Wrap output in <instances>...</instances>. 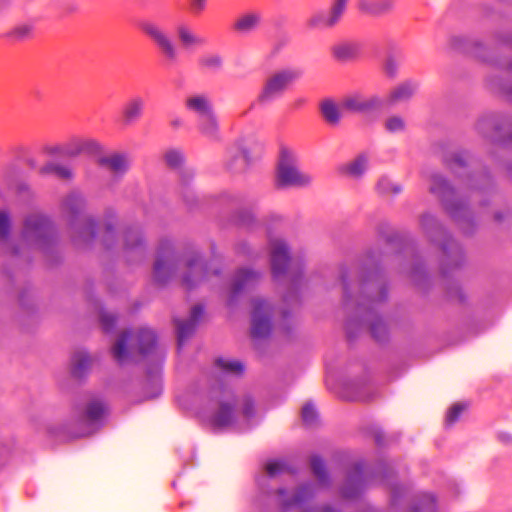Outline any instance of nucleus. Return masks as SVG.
I'll return each mask as SVG.
<instances>
[{
    "instance_id": "obj_1",
    "label": "nucleus",
    "mask_w": 512,
    "mask_h": 512,
    "mask_svg": "<svg viewBox=\"0 0 512 512\" xmlns=\"http://www.w3.org/2000/svg\"><path fill=\"white\" fill-rule=\"evenodd\" d=\"M155 343V336L150 329H141L137 333H124L116 341L112 348L114 358L124 363L128 361L136 351L147 354Z\"/></svg>"
},
{
    "instance_id": "obj_2",
    "label": "nucleus",
    "mask_w": 512,
    "mask_h": 512,
    "mask_svg": "<svg viewBox=\"0 0 512 512\" xmlns=\"http://www.w3.org/2000/svg\"><path fill=\"white\" fill-rule=\"evenodd\" d=\"M298 158L294 150L282 146L279 151L276 179L281 186H305L311 176L297 167Z\"/></svg>"
},
{
    "instance_id": "obj_3",
    "label": "nucleus",
    "mask_w": 512,
    "mask_h": 512,
    "mask_svg": "<svg viewBox=\"0 0 512 512\" xmlns=\"http://www.w3.org/2000/svg\"><path fill=\"white\" fill-rule=\"evenodd\" d=\"M154 43L168 58H173L180 46L192 49L202 44L199 34H152Z\"/></svg>"
},
{
    "instance_id": "obj_4",
    "label": "nucleus",
    "mask_w": 512,
    "mask_h": 512,
    "mask_svg": "<svg viewBox=\"0 0 512 512\" xmlns=\"http://www.w3.org/2000/svg\"><path fill=\"white\" fill-rule=\"evenodd\" d=\"M50 232V221L40 214H33L25 221L23 238L32 244L40 246L41 242L47 238Z\"/></svg>"
},
{
    "instance_id": "obj_5",
    "label": "nucleus",
    "mask_w": 512,
    "mask_h": 512,
    "mask_svg": "<svg viewBox=\"0 0 512 512\" xmlns=\"http://www.w3.org/2000/svg\"><path fill=\"white\" fill-rule=\"evenodd\" d=\"M271 306L265 300H254L252 308V334L265 337L271 331Z\"/></svg>"
},
{
    "instance_id": "obj_6",
    "label": "nucleus",
    "mask_w": 512,
    "mask_h": 512,
    "mask_svg": "<svg viewBox=\"0 0 512 512\" xmlns=\"http://www.w3.org/2000/svg\"><path fill=\"white\" fill-rule=\"evenodd\" d=\"M300 76L296 70H283L271 76L260 96L261 100H270L280 95L294 80Z\"/></svg>"
},
{
    "instance_id": "obj_7",
    "label": "nucleus",
    "mask_w": 512,
    "mask_h": 512,
    "mask_svg": "<svg viewBox=\"0 0 512 512\" xmlns=\"http://www.w3.org/2000/svg\"><path fill=\"white\" fill-rule=\"evenodd\" d=\"M381 104V99L375 95L351 93L341 99V109L345 112L361 113L370 111Z\"/></svg>"
},
{
    "instance_id": "obj_8",
    "label": "nucleus",
    "mask_w": 512,
    "mask_h": 512,
    "mask_svg": "<svg viewBox=\"0 0 512 512\" xmlns=\"http://www.w3.org/2000/svg\"><path fill=\"white\" fill-rule=\"evenodd\" d=\"M269 249L272 274L275 278H278L284 274L287 269L289 262L288 248L282 238L272 237L269 240Z\"/></svg>"
},
{
    "instance_id": "obj_9",
    "label": "nucleus",
    "mask_w": 512,
    "mask_h": 512,
    "mask_svg": "<svg viewBox=\"0 0 512 512\" xmlns=\"http://www.w3.org/2000/svg\"><path fill=\"white\" fill-rule=\"evenodd\" d=\"M234 399H222L217 405V410L208 416H205L211 425L223 428L231 425L235 418Z\"/></svg>"
},
{
    "instance_id": "obj_10",
    "label": "nucleus",
    "mask_w": 512,
    "mask_h": 512,
    "mask_svg": "<svg viewBox=\"0 0 512 512\" xmlns=\"http://www.w3.org/2000/svg\"><path fill=\"white\" fill-rule=\"evenodd\" d=\"M369 162L370 159L367 154H359L355 158L340 164L337 171L343 176L358 179L367 171Z\"/></svg>"
},
{
    "instance_id": "obj_11",
    "label": "nucleus",
    "mask_w": 512,
    "mask_h": 512,
    "mask_svg": "<svg viewBox=\"0 0 512 512\" xmlns=\"http://www.w3.org/2000/svg\"><path fill=\"white\" fill-rule=\"evenodd\" d=\"M234 28L238 31L264 30V15L260 11H248L239 15Z\"/></svg>"
},
{
    "instance_id": "obj_12",
    "label": "nucleus",
    "mask_w": 512,
    "mask_h": 512,
    "mask_svg": "<svg viewBox=\"0 0 512 512\" xmlns=\"http://www.w3.org/2000/svg\"><path fill=\"white\" fill-rule=\"evenodd\" d=\"M394 0H358L357 7L360 12L373 16L390 13L394 9Z\"/></svg>"
},
{
    "instance_id": "obj_13",
    "label": "nucleus",
    "mask_w": 512,
    "mask_h": 512,
    "mask_svg": "<svg viewBox=\"0 0 512 512\" xmlns=\"http://www.w3.org/2000/svg\"><path fill=\"white\" fill-rule=\"evenodd\" d=\"M185 106L198 116V119L213 113L210 99L203 94H194L186 98Z\"/></svg>"
},
{
    "instance_id": "obj_14",
    "label": "nucleus",
    "mask_w": 512,
    "mask_h": 512,
    "mask_svg": "<svg viewBox=\"0 0 512 512\" xmlns=\"http://www.w3.org/2000/svg\"><path fill=\"white\" fill-rule=\"evenodd\" d=\"M259 273L249 269H242L236 274L232 283V294H237L249 289L259 280Z\"/></svg>"
},
{
    "instance_id": "obj_15",
    "label": "nucleus",
    "mask_w": 512,
    "mask_h": 512,
    "mask_svg": "<svg viewBox=\"0 0 512 512\" xmlns=\"http://www.w3.org/2000/svg\"><path fill=\"white\" fill-rule=\"evenodd\" d=\"M105 414V406L100 400H92L88 403L83 421L87 423L89 429L87 433H91L95 426L102 420Z\"/></svg>"
},
{
    "instance_id": "obj_16",
    "label": "nucleus",
    "mask_w": 512,
    "mask_h": 512,
    "mask_svg": "<svg viewBox=\"0 0 512 512\" xmlns=\"http://www.w3.org/2000/svg\"><path fill=\"white\" fill-rule=\"evenodd\" d=\"M203 314V309L201 306H195L193 307L191 311V316L186 321H181L177 323V332H178V339L179 342L184 341L185 338H187L195 328L196 323L201 318Z\"/></svg>"
},
{
    "instance_id": "obj_17",
    "label": "nucleus",
    "mask_w": 512,
    "mask_h": 512,
    "mask_svg": "<svg viewBox=\"0 0 512 512\" xmlns=\"http://www.w3.org/2000/svg\"><path fill=\"white\" fill-rule=\"evenodd\" d=\"M418 85L416 82L408 80L396 86L389 95L391 103L404 102L410 99L416 92Z\"/></svg>"
},
{
    "instance_id": "obj_18",
    "label": "nucleus",
    "mask_w": 512,
    "mask_h": 512,
    "mask_svg": "<svg viewBox=\"0 0 512 512\" xmlns=\"http://www.w3.org/2000/svg\"><path fill=\"white\" fill-rule=\"evenodd\" d=\"M145 100L141 96L130 98L123 108V116L127 122L138 120L144 110Z\"/></svg>"
},
{
    "instance_id": "obj_19",
    "label": "nucleus",
    "mask_w": 512,
    "mask_h": 512,
    "mask_svg": "<svg viewBox=\"0 0 512 512\" xmlns=\"http://www.w3.org/2000/svg\"><path fill=\"white\" fill-rule=\"evenodd\" d=\"M335 25L336 22L327 11L314 12L307 21V27L313 30H329Z\"/></svg>"
},
{
    "instance_id": "obj_20",
    "label": "nucleus",
    "mask_w": 512,
    "mask_h": 512,
    "mask_svg": "<svg viewBox=\"0 0 512 512\" xmlns=\"http://www.w3.org/2000/svg\"><path fill=\"white\" fill-rule=\"evenodd\" d=\"M96 147L97 143L92 140L73 138L61 148V153L65 155H77L85 150H92Z\"/></svg>"
},
{
    "instance_id": "obj_21",
    "label": "nucleus",
    "mask_w": 512,
    "mask_h": 512,
    "mask_svg": "<svg viewBox=\"0 0 512 512\" xmlns=\"http://www.w3.org/2000/svg\"><path fill=\"white\" fill-rule=\"evenodd\" d=\"M102 163L112 172L122 174L129 168V160L125 155L113 154L102 159Z\"/></svg>"
},
{
    "instance_id": "obj_22",
    "label": "nucleus",
    "mask_w": 512,
    "mask_h": 512,
    "mask_svg": "<svg viewBox=\"0 0 512 512\" xmlns=\"http://www.w3.org/2000/svg\"><path fill=\"white\" fill-rule=\"evenodd\" d=\"M321 112L327 122L336 124L341 118V113L345 110L341 109V103L337 105L333 100L327 99L321 104Z\"/></svg>"
},
{
    "instance_id": "obj_23",
    "label": "nucleus",
    "mask_w": 512,
    "mask_h": 512,
    "mask_svg": "<svg viewBox=\"0 0 512 512\" xmlns=\"http://www.w3.org/2000/svg\"><path fill=\"white\" fill-rule=\"evenodd\" d=\"M200 132L208 138H217L219 134V124L213 113L198 119Z\"/></svg>"
},
{
    "instance_id": "obj_24",
    "label": "nucleus",
    "mask_w": 512,
    "mask_h": 512,
    "mask_svg": "<svg viewBox=\"0 0 512 512\" xmlns=\"http://www.w3.org/2000/svg\"><path fill=\"white\" fill-rule=\"evenodd\" d=\"M205 274V266L200 259H195L188 265V275L183 279L187 287L199 282Z\"/></svg>"
},
{
    "instance_id": "obj_25",
    "label": "nucleus",
    "mask_w": 512,
    "mask_h": 512,
    "mask_svg": "<svg viewBox=\"0 0 512 512\" xmlns=\"http://www.w3.org/2000/svg\"><path fill=\"white\" fill-rule=\"evenodd\" d=\"M216 368L225 376H238L244 369L240 361L229 358H219L216 361Z\"/></svg>"
},
{
    "instance_id": "obj_26",
    "label": "nucleus",
    "mask_w": 512,
    "mask_h": 512,
    "mask_svg": "<svg viewBox=\"0 0 512 512\" xmlns=\"http://www.w3.org/2000/svg\"><path fill=\"white\" fill-rule=\"evenodd\" d=\"M407 512H437L436 502L431 494H423Z\"/></svg>"
},
{
    "instance_id": "obj_27",
    "label": "nucleus",
    "mask_w": 512,
    "mask_h": 512,
    "mask_svg": "<svg viewBox=\"0 0 512 512\" xmlns=\"http://www.w3.org/2000/svg\"><path fill=\"white\" fill-rule=\"evenodd\" d=\"M291 29L290 20L285 15H274L264 17V30H287Z\"/></svg>"
},
{
    "instance_id": "obj_28",
    "label": "nucleus",
    "mask_w": 512,
    "mask_h": 512,
    "mask_svg": "<svg viewBox=\"0 0 512 512\" xmlns=\"http://www.w3.org/2000/svg\"><path fill=\"white\" fill-rule=\"evenodd\" d=\"M357 51L358 47L352 43H339L333 47L334 56L342 61L354 57Z\"/></svg>"
},
{
    "instance_id": "obj_29",
    "label": "nucleus",
    "mask_w": 512,
    "mask_h": 512,
    "mask_svg": "<svg viewBox=\"0 0 512 512\" xmlns=\"http://www.w3.org/2000/svg\"><path fill=\"white\" fill-rule=\"evenodd\" d=\"M431 191L443 198H446L448 195L452 194L453 191L446 182V180L440 175H434L431 179Z\"/></svg>"
},
{
    "instance_id": "obj_30",
    "label": "nucleus",
    "mask_w": 512,
    "mask_h": 512,
    "mask_svg": "<svg viewBox=\"0 0 512 512\" xmlns=\"http://www.w3.org/2000/svg\"><path fill=\"white\" fill-rule=\"evenodd\" d=\"M91 364V359L86 353H78L72 359V370L77 376L82 375Z\"/></svg>"
},
{
    "instance_id": "obj_31",
    "label": "nucleus",
    "mask_w": 512,
    "mask_h": 512,
    "mask_svg": "<svg viewBox=\"0 0 512 512\" xmlns=\"http://www.w3.org/2000/svg\"><path fill=\"white\" fill-rule=\"evenodd\" d=\"M41 173L48 174L52 173L55 174L59 178L68 179L72 176V170L70 167L66 165H60L55 163H49L45 165L41 169Z\"/></svg>"
},
{
    "instance_id": "obj_32",
    "label": "nucleus",
    "mask_w": 512,
    "mask_h": 512,
    "mask_svg": "<svg viewBox=\"0 0 512 512\" xmlns=\"http://www.w3.org/2000/svg\"><path fill=\"white\" fill-rule=\"evenodd\" d=\"M349 0H333L330 10L327 11L332 19L336 22V24L339 22L340 18L344 14L347 4Z\"/></svg>"
},
{
    "instance_id": "obj_33",
    "label": "nucleus",
    "mask_w": 512,
    "mask_h": 512,
    "mask_svg": "<svg viewBox=\"0 0 512 512\" xmlns=\"http://www.w3.org/2000/svg\"><path fill=\"white\" fill-rule=\"evenodd\" d=\"M377 189L383 194L399 193L401 188L393 183L388 177H382L377 183Z\"/></svg>"
},
{
    "instance_id": "obj_34",
    "label": "nucleus",
    "mask_w": 512,
    "mask_h": 512,
    "mask_svg": "<svg viewBox=\"0 0 512 512\" xmlns=\"http://www.w3.org/2000/svg\"><path fill=\"white\" fill-rule=\"evenodd\" d=\"M172 270V263L169 259L163 260V259H157L155 266H154V274L155 277L162 281L164 280V276L166 273H169Z\"/></svg>"
},
{
    "instance_id": "obj_35",
    "label": "nucleus",
    "mask_w": 512,
    "mask_h": 512,
    "mask_svg": "<svg viewBox=\"0 0 512 512\" xmlns=\"http://www.w3.org/2000/svg\"><path fill=\"white\" fill-rule=\"evenodd\" d=\"M385 128L392 133L401 132L405 128V122L399 116H392L386 120Z\"/></svg>"
},
{
    "instance_id": "obj_36",
    "label": "nucleus",
    "mask_w": 512,
    "mask_h": 512,
    "mask_svg": "<svg viewBox=\"0 0 512 512\" xmlns=\"http://www.w3.org/2000/svg\"><path fill=\"white\" fill-rule=\"evenodd\" d=\"M165 161L171 167H178L184 161L183 153L179 150H169L165 153Z\"/></svg>"
},
{
    "instance_id": "obj_37",
    "label": "nucleus",
    "mask_w": 512,
    "mask_h": 512,
    "mask_svg": "<svg viewBox=\"0 0 512 512\" xmlns=\"http://www.w3.org/2000/svg\"><path fill=\"white\" fill-rule=\"evenodd\" d=\"M317 413L313 405L306 404L302 408V420L306 425H313L316 421Z\"/></svg>"
},
{
    "instance_id": "obj_38",
    "label": "nucleus",
    "mask_w": 512,
    "mask_h": 512,
    "mask_svg": "<svg viewBox=\"0 0 512 512\" xmlns=\"http://www.w3.org/2000/svg\"><path fill=\"white\" fill-rule=\"evenodd\" d=\"M465 408L464 404H454L446 414V423L451 425L456 422Z\"/></svg>"
},
{
    "instance_id": "obj_39",
    "label": "nucleus",
    "mask_w": 512,
    "mask_h": 512,
    "mask_svg": "<svg viewBox=\"0 0 512 512\" xmlns=\"http://www.w3.org/2000/svg\"><path fill=\"white\" fill-rule=\"evenodd\" d=\"M10 231V218L5 211L0 212V238H6Z\"/></svg>"
},
{
    "instance_id": "obj_40",
    "label": "nucleus",
    "mask_w": 512,
    "mask_h": 512,
    "mask_svg": "<svg viewBox=\"0 0 512 512\" xmlns=\"http://www.w3.org/2000/svg\"><path fill=\"white\" fill-rule=\"evenodd\" d=\"M286 466L281 461H270L266 464V472L269 476H276L285 470Z\"/></svg>"
},
{
    "instance_id": "obj_41",
    "label": "nucleus",
    "mask_w": 512,
    "mask_h": 512,
    "mask_svg": "<svg viewBox=\"0 0 512 512\" xmlns=\"http://www.w3.org/2000/svg\"><path fill=\"white\" fill-rule=\"evenodd\" d=\"M309 494H310L309 487L302 488L300 491L297 492L296 495L293 496V499L284 500V504L286 506H292V505L299 504L302 501H304Z\"/></svg>"
},
{
    "instance_id": "obj_42",
    "label": "nucleus",
    "mask_w": 512,
    "mask_h": 512,
    "mask_svg": "<svg viewBox=\"0 0 512 512\" xmlns=\"http://www.w3.org/2000/svg\"><path fill=\"white\" fill-rule=\"evenodd\" d=\"M311 467L314 474L320 479H324L325 467L323 461L319 457H313L311 460Z\"/></svg>"
},
{
    "instance_id": "obj_43",
    "label": "nucleus",
    "mask_w": 512,
    "mask_h": 512,
    "mask_svg": "<svg viewBox=\"0 0 512 512\" xmlns=\"http://www.w3.org/2000/svg\"><path fill=\"white\" fill-rule=\"evenodd\" d=\"M240 410L243 417L249 419L253 415V403L249 398L242 400Z\"/></svg>"
},
{
    "instance_id": "obj_44",
    "label": "nucleus",
    "mask_w": 512,
    "mask_h": 512,
    "mask_svg": "<svg viewBox=\"0 0 512 512\" xmlns=\"http://www.w3.org/2000/svg\"><path fill=\"white\" fill-rule=\"evenodd\" d=\"M101 322H102L104 329L109 330V329H111V327L113 326V324L115 322V317L111 313L104 312L101 315Z\"/></svg>"
},
{
    "instance_id": "obj_45",
    "label": "nucleus",
    "mask_w": 512,
    "mask_h": 512,
    "mask_svg": "<svg viewBox=\"0 0 512 512\" xmlns=\"http://www.w3.org/2000/svg\"><path fill=\"white\" fill-rule=\"evenodd\" d=\"M191 9L198 13L204 10L206 0H190Z\"/></svg>"
},
{
    "instance_id": "obj_46",
    "label": "nucleus",
    "mask_w": 512,
    "mask_h": 512,
    "mask_svg": "<svg viewBox=\"0 0 512 512\" xmlns=\"http://www.w3.org/2000/svg\"><path fill=\"white\" fill-rule=\"evenodd\" d=\"M140 29H142L144 32H157L158 31V27L149 21L141 22Z\"/></svg>"
},
{
    "instance_id": "obj_47",
    "label": "nucleus",
    "mask_w": 512,
    "mask_h": 512,
    "mask_svg": "<svg viewBox=\"0 0 512 512\" xmlns=\"http://www.w3.org/2000/svg\"><path fill=\"white\" fill-rule=\"evenodd\" d=\"M85 233L89 234L90 236L93 235V224L88 225V227L85 229Z\"/></svg>"
},
{
    "instance_id": "obj_48",
    "label": "nucleus",
    "mask_w": 512,
    "mask_h": 512,
    "mask_svg": "<svg viewBox=\"0 0 512 512\" xmlns=\"http://www.w3.org/2000/svg\"><path fill=\"white\" fill-rule=\"evenodd\" d=\"M241 161H242L243 163H245V162H246V155H245V154L242 156Z\"/></svg>"
}]
</instances>
